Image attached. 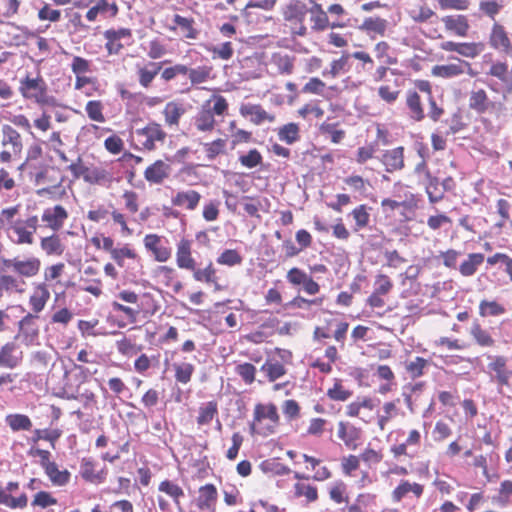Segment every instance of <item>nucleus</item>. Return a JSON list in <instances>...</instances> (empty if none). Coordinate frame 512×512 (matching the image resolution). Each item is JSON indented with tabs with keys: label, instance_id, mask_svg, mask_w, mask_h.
I'll return each mask as SVG.
<instances>
[{
	"label": "nucleus",
	"instance_id": "obj_1",
	"mask_svg": "<svg viewBox=\"0 0 512 512\" xmlns=\"http://www.w3.org/2000/svg\"><path fill=\"white\" fill-rule=\"evenodd\" d=\"M38 228V217L33 215L26 220L17 219L15 224L10 229L16 236L11 237V240L16 244H32L34 239L33 235Z\"/></svg>",
	"mask_w": 512,
	"mask_h": 512
},
{
	"label": "nucleus",
	"instance_id": "obj_2",
	"mask_svg": "<svg viewBox=\"0 0 512 512\" xmlns=\"http://www.w3.org/2000/svg\"><path fill=\"white\" fill-rule=\"evenodd\" d=\"M490 362L487 366L490 371L491 381L498 384L499 392L502 391L503 386H510V370L507 369V358L504 356L487 357Z\"/></svg>",
	"mask_w": 512,
	"mask_h": 512
},
{
	"label": "nucleus",
	"instance_id": "obj_3",
	"mask_svg": "<svg viewBox=\"0 0 512 512\" xmlns=\"http://www.w3.org/2000/svg\"><path fill=\"white\" fill-rule=\"evenodd\" d=\"M137 142L146 150H154L157 142H163L166 133L162 130L161 126L156 123H151L142 129L135 131Z\"/></svg>",
	"mask_w": 512,
	"mask_h": 512
},
{
	"label": "nucleus",
	"instance_id": "obj_4",
	"mask_svg": "<svg viewBox=\"0 0 512 512\" xmlns=\"http://www.w3.org/2000/svg\"><path fill=\"white\" fill-rule=\"evenodd\" d=\"M68 217V211L62 205H55L43 210L41 220L47 228L57 232L63 228Z\"/></svg>",
	"mask_w": 512,
	"mask_h": 512
},
{
	"label": "nucleus",
	"instance_id": "obj_5",
	"mask_svg": "<svg viewBox=\"0 0 512 512\" xmlns=\"http://www.w3.org/2000/svg\"><path fill=\"white\" fill-rule=\"evenodd\" d=\"M46 83L41 77H26L20 81V92L23 97L43 102L46 93Z\"/></svg>",
	"mask_w": 512,
	"mask_h": 512
},
{
	"label": "nucleus",
	"instance_id": "obj_6",
	"mask_svg": "<svg viewBox=\"0 0 512 512\" xmlns=\"http://www.w3.org/2000/svg\"><path fill=\"white\" fill-rule=\"evenodd\" d=\"M2 263L5 268L12 269L24 277H33L40 269V261L37 258H31L25 261L19 260L18 258L2 259Z\"/></svg>",
	"mask_w": 512,
	"mask_h": 512
},
{
	"label": "nucleus",
	"instance_id": "obj_7",
	"mask_svg": "<svg viewBox=\"0 0 512 512\" xmlns=\"http://www.w3.org/2000/svg\"><path fill=\"white\" fill-rule=\"evenodd\" d=\"M489 45L491 48L504 52L511 53V41L505 27L498 22H494L489 34Z\"/></svg>",
	"mask_w": 512,
	"mask_h": 512
},
{
	"label": "nucleus",
	"instance_id": "obj_8",
	"mask_svg": "<svg viewBox=\"0 0 512 512\" xmlns=\"http://www.w3.org/2000/svg\"><path fill=\"white\" fill-rule=\"evenodd\" d=\"M97 463L91 458H83L80 463L79 473L81 477L93 484L103 483L106 479V469H96Z\"/></svg>",
	"mask_w": 512,
	"mask_h": 512
},
{
	"label": "nucleus",
	"instance_id": "obj_9",
	"mask_svg": "<svg viewBox=\"0 0 512 512\" xmlns=\"http://www.w3.org/2000/svg\"><path fill=\"white\" fill-rule=\"evenodd\" d=\"M171 170L172 168L168 163L157 160L145 169L144 178L151 184L159 185L170 176Z\"/></svg>",
	"mask_w": 512,
	"mask_h": 512
},
{
	"label": "nucleus",
	"instance_id": "obj_10",
	"mask_svg": "<svg viewBox=\"0 0 512 512\" xmlns=\"http://www.w3.org/2000/svg\"><path fill=\"white\" fill-rule=\"evenodd\" d=\"M176 263L181 269L194 270L196 261L192 257V243L190 240L182 238L177 243Z\"/></svg>",
	"mask_w": 512,
	"mask_h": 512
},
{
	"label": "nucleus",
	"instance_id": "obj_11",
	"mask_svg": "<svg viewBox=\"0 0 512 512\" xmlns=\"http://www.w3.org/2000/svg\"><path fill=\"white\" fill-rule=\"evenodd\" d=\"M218 493L213 484H206L199 489L196 505L201 511H215Z\"/></svg>",
	"mask_w": 512,
	"mask_h": 512
},
{
	"label": "nucleus",
	"instance_id": "obj_12",
	"mask_svg": "<svg viewBox=\"0 0 512 512\" xmlns=\"http://www.w3.org/2000/svg\"><path fill=\"white\" fill-rule=\"evenodd\" d=\"M404 149L396 147L386 150L381 156V162L385 166L387 172L401 170L404 167Z\"/></svg>",
	"mask_w": 512,
	"mask_h": 512
},
{
	"label": "nucleus",
	"instance_id": "obj_13",
	"mask_svg": "<svg viewBox=\"0 0 512 512\" xmlns=\"http://www.w3.org/2000/svg\"><path fill=\"white\" fill-rule=\"evenodd\" d=\"M307 13L308 7L301 0H290L283 8V17L289 22L302 23Z\"/></svg>",
	"mask_w": 512,
	"mask_h": 512
},
{
	"label": "nucleus",
	"instance_id": "obj_14",
	"mask_svg": "<svg viewBox=\"0 0 512 512\" xmlns=\"http://www.w3.org/2000/svg\"><path fill=\"white\" fill-rule=\"evenodd\" d=\"M442 22L446 30L452 31L460 37H465L470 29L468 18L465 15L445 16L442 18Z\"/></svg>",
	"mask_w": 512,
	"mask_h": 512
},
{
	"label": "nucleus",
	"instance_id": "obj_15",
	"mask_svg": "<svg viewBox=\"0 0 512 512\" xmlns=\"http://www.w3.org/2000/svg\"><path fill=\"white\" fill-rule=\"evenodd\" d=\"M311 7L308 8L310 20L313 23L312 29L315 31H323L330 26L327 12L323 10L322 5L316 1L309 2Z\"/></svg>",
	"mask_w": 512,
	"mask_h": 512
},
{
	"label": "nucleus",
	"instance_id": "obj_16",
	"mask_svg": "<svg viewBox=\"0 0 512 512\" xmlns=\"http://www.w3.org/2000/svg\"><path fill=\"white\" fill-rule=\"evenodd\" d=\"M240 113L243 116H250L251 121L260 125L265 121L274 122L275 116L267 113L260 105L246 104L240 108Z\"/></svg>",
	"mask_w": 512,
	"mask_h": 512
},
{
	"label": "nucleus",
	"instance_id": "obj_17",
	"mask_svg": "<svg viewBox=\"0 0 512 512\" xmlns=\"http://www.w3.org/2000/svg\"><path fill=\"white\" fill-rule=\"evenodd\" d=\"M201 195L195 190L178 192L171 200L174 206L184 207L188 210H194L198 206Z\"/></svg>",
	"mask_w": 512,
	"mask_h": 512
},
{
	"label": "nucleus",
	"instance_id": "obj_18",
	"mask_svg": "<svg viewBox=\"0 0 512 512\" xmlns=\"http://www.w3.org/2000/svg\"><path fill=\"white\" fill-rule=\"evenodd\" d=\"M215 118L209 103L204 104L195 117V126L201 132L212 131L215 126Z\"/></svg>",
	"mask_w": 512,
	"mask_h": 512
},
{
	"label": "nucleus",
	"instance_id": "obj_19",
	"mask_svg": "<svg viewBox=\"0 0 512 512\" xmlns=\"http://www.w3.org/2000/svg\"><path fill=\"white\" fill-rule=\"evenodd\" d=\"M162 68L161 63L149 62L146 66H137L138 80L142 87L147 88L150 86L156 75Z\"/></svg>",
	"mask_w": 512,
	"mask_h": 512
},
{
	"label": "nucleus",
	"instance_id": "obj_20",
	"mask_svg": "<svg viewBox=\"0 0 512 512\" xmlns=\"http://www.w3.org/2000/svg\"><path fill=\"white\" fill-rule=\"evenodd\" d=\"M2 145L10 146L14 155L22 150V142L20 134L10 125L2 126Z\"/></svg>",
	"mask_w": 512,
	"mask_h": 512
},
{
	"label": "nucleus",
	"instance_id": "obj_21",
	"mask_svg": "<svg viewBox=\"0 0 512 512\" xmlns=\"http://www.w3.org/2000/svg\"><path fill=\"white\" fill-rule=\"evenodd\" d=\"M423 486L418 483H410L402 480L392 492L394 502H400L408 493H413L416 497H420L423 493Z\"/></svg>",
	"mask_w": 512,
	"mask_h": 512
},
{
	"label": "nucleus",
	"instance_id": "obj_22",
	"mask_svg": "<svg viewBox=\"0 0 512 512\" xmlns=\"http://www.w3.org/2000/svg\"><path fill=\"white\" fill-rule=\"evenodd\" d=\"M425 189L430 203H437L444 197V190H441L440 182L433 177L429 170H425Z\"/></svg>",
	"mask_w": 512,
	"mask_h": 512
},
{
	"label": "nucleus",
	"instance_id": "obj_23",
	"mask_svg": "<svg viewBox=\"0 0 512 512\" xmlns=\"http://www.w3.org/2000/svg\"><path fill=\"white\" fill-rule=\"evenodd\" d=\"M114 178L110 172L103 168L89 169L84 176V181L89 184H98L106 187H110Z\"/></svg>",
	"mask_w": 512,
	"mask_h": 512
},
{
	"label": "nucleus",
	"instance_id": "obj_24",
	"mask_svg": "<svg viewBox=\"0 0 512 512\" xmlns=\"http://www.w3.org/2000/svg\"><path fill=\"white\" fill-rule=\"evenodd\" d=\"M49 298H50V292H49L48 288L46 287V285H44V284L38 285L35 288L33 294L30 296V300H29L32 310L36 313L41 312L44 309Z\"/></svg>",
	"mask_w": 512,
	"mask_h": 512
},
{
	"label": "nucleus",
	"instance_id": "obj_25",
	"mask_svg": "<svg viewBox=\"0 0 512 512\" xmlns=\"http://www.w3.org/2000/svg\"><path fill=\"white\" fill-rule=\"evenodd\" d=\"M158 490L171 497L179 512H183L180 499L184 496V491L178 484L170 480H164L159 484Z\"/></svg>",
	"mask_w": 512,
	"mask_h": 512
},
{
	"label": "nucleus",
	"instance_id": "obj_26",
	"mask_svg": "<svg viewBox=\"0 0 512 512\" xmlns=\"http://www.w3.org/2000/svg\"><path fill=\"white\" fill-rule=\"evenodd\" d=\"M41 248L47 255L60 256L65 250V246L62 243L60 237L57 234H53L48 237L41 239Z\"/></svg>",
	"mask_w": 512,
	"mask_h": 512
},
{
	"label": "nucleus",
	"instance_id": "obj_27",
	"mask_svg": "<svg viewBox=\"0 0 512 512\" xmlns=\"http://www.w3.org/2000/svg\"><path fill=\"white\" fill-rule=\"evenodd\" d=\"M28 498L25 494L15 498L5 488L0 486V504L11 509H23L27 506Z\"/></svg>",
	"mask_w": 512,
	"mask_h": 512
},
{
	"label": "nucleus",
	"instance_id": "obj_28",
	"mask_svg": "<svg viewBox=\"0 0 512 512\" xmlns=\"http://www.w3.org/2000/svg\"><path fill=\"white\" fill-rule=\"evenodd\" d=\"M484 255L481 253H471L468 255L467 259L462 262L459 267L460 273L469 277L476 273L478 267L483 263Z\"/></svg>",
	"mask_w": 512,
	"mask_h": 512
},
{
	"label": "nucleus",
	"instance_id": "obj_29",
	"mask_svg": "<svg viewBox=\"0 0 512 512\" xmlns=\"http://www.w3.org/2000/svg\"><path fill=\"white\" fill-rule=\"evenodd\" d=\"M173 22L181 29L185 38L196 39L198 37L199 31L194 28V19L176 14L173 17Z\"/></svg>",
	"mask_w": 512,
	"mask_h": 512
},
{
	"label": "nucleus",
	"instance_id": "obj_30",
	"mask_svg": "<svg viewBox=\"0 0 512 512\" xmlns=\"http://www.w3.org/2000/svg\"><path fill=\"white\" fill-rule=\"evenodd\" d=\"M465 73L464 68L459 63L436 65L432 68V75L442 78H453Z\"/></svg>",
	"mask_w": 512,
	"mask_h": 512
},
{
	"label": "nucleus",
	"instance_id": "obj_31",
	"mask_svg": "<svg viewBox=\"0 0 512 512\" xmlns=\"http://www.w3.org/2000/svg\"><path fill=\"white\" fill-rule=\"evenodd\" d=\"M33 319L34 316L28 314L19 322V328L26 344L32 343L38 336V329L33 324Z\"/></svg>",
	"mask_w": 512,
	"mask_h": 512
},
{
	"label": "nucleus",
	"instance_id": "obj_32",
	"mask_svg": "<svg viewBox=\"0 0 512 512\" xmlns=\"http://www.w3.org/2000/svg\"><path fill=\"white\" fill-rule=\"evenodd\" d=\"M50 481L55 486H63L69 482L70 473L68 470H59L58 465L53 463L44 470Z\"/></svg>",
	"mask_w": 512,
	"mask_h": 512
},
{
	"label": "nucleus",
	"instance_id": "obj_33",
	"mask_svg": "<svg viewBox=\"0 0 512 512\" xmlns=\"http://www.w3.org/2000/svg\"><path fill=\"white\" fill-rule=\"evenodd\" d=\"M407 106L410 110V116L415 121H421L424 118L420 96L415 91H409L406 99Z\"/></svg>",
	"mask_w": 512,
	"mask_h": 512
},
{
	"label": "nucleus",
	"instance_id": "obj_34",
	"mask_svg": "<svg viewBox=\"0 0 512 512\" xmlns=\"http://www.w3.org/2000/svg\"><path fill=\"white\" fill-rule=\"evenodd\" d=\"M261 371L266 374L270 382H274L286 374V369L283 364L278 361L271 360L266 361L262 365Z\"/></svg>",
	"mask_w": 512,
	"mask_h": 512
},
{
	"label": "nucleus",
	"instance_id": "obj_35",
	"mask_svg": "<svg viewBox=\"0 0 512 512\" xmlns=\"http://www.w3.org/2000/svg\"><path fill=\"white\" fill-rule=\"evenodd\" d=\"M184 113L185 109L175 102L167 103L163 111L165 121L169 126L178 125L179 119Z\"/></svg>",
	"mask_w": 512,
	"mask_h": 512
},
{
	"label": "nucleus",
	"instance_id": "obj_36",
	"mask_svg": "<svg viewBox=\"0 0 512 512\" xmlns=\"http://www.w3.org/2000/svg\"><path fill=\"white\" fill-rule=\"evenodd\" d=\"M15 345L13 343H6L0 350V367L15 368L19 359L13 355Z\"/></svg>",
	"mask_w": 512,
	"mask_h": 512
},
{
	"label": "nucleus",
	"instance_id": "obj_37",
	"mask_svg": "<svg viewBox=\"0 0 512 512\" xmlns=\"http://www.w3.org/2000/svg\"><path fill=\"white\" fill-rule=\"evenodd\" d=\"M217 413V403L214 401L207 402L199 408L197 423L199 425H208L211 423V421L217 415Z\"/></svg>",
	"mask_w": 512,
	"mask_h": 512
},
{
	"label": "nucleus",
	"instance_id": "obj_38",
	"mask_svg": "<svg viewBox=\"0 0 512 512\" xmlns=\"http://www.w3.org/2000/svg\"><path fill=\"white\" fill-rule=\"evenodd\" d=\"M470 334L473 336L474 340L483 347H491L494 345L495 341L489 334L487 330L482 329L480 324L473 323L470 328Z\"/></svg>",
	"mask_w": 512,
	"mask_h": 512
},
{
	"label": "nucleus",
	"instance_id": "obj_39",
	"mask_svg": "<svg viewBox=\"0 0 512 512\" xmlns=\"http://www.w3.org/2000/svg\"><path fill=\"white\" fill-rule=\"evenodd\" d=\"M260 468L264 473L271 475H288L291 469L280 463L277 459L265 460L260 464Z\"/></svg>",
	"mask_w": 512,
	"mask_h": 512
},
{
	"label": "nucleus",
	"instance_id": "obj_40",
	"mask_svg": "<svg viewBox=\"0 0 512 512\" xmlns=\"http://www.w3.org/2000/svg\"><path fill=\"white\" fill-rule=\"evenodd\" d=\"M512 497V481L504 480L500 483V487L498 489V495L493 498L494 502H496L501 507H506L511 503Z\"/></svg>",
	"mask_w": 512,
	"mask_h": 512
},
{
	"label": "nucleus",
	"instance_id": "obj_41",
	"mask_svg": "<svg viewBox=\"0 0 512 512\" xmlns=\"http://www.w3.org/2000/svg\"><path fill=\"white\" fill-rule=\"evenodd\" d=\"M278 137L287 144H293L299 139V126L296 123H288L278 131Z\"/></svg>",
	"mask_w": 512,
	"mask_h": 512
},
{
	"label": "nucleus",
	"instance_id": "obj_42",
	"mask_svg": "<svg viewBox=\"0 0 512 512\" xmlns=\"http://www.w3.org/2000/svg\"><path fill=\"white\" fill-rule=\"evenodd\" d=\"M488 97L483 89L472 91L469 97V106L477 112H484L487 109Z\"/></svg>",
	"mask_w": 512,
	"mask_h": 512
},
{
	"label": "nucleus",
	"instance_id": "obj_43",
	"mask_svg": "<svg viewBox=\"0 0 512 512\" xmlns=\"http://www.w3.org/2000/svg\"><path fill=\"white\" fill-rule=\"evenodd\" d=\"M211 72L212 67L206 65L191 68L189 71V80L192 85L205 83L210 78Z\"/></svg>",
	"mask_w": 512,
	"mask_h": 512
},
{
	"label": "nucleus",
	"instance_id": "obj_44",
	"mask_svg": "<svg viewBox=\"0 0 512 512\" xmlns=\"http://www.w3.org/2000/svg\"><path fill=\"white\" fill-rule=\"evenodd\" d=\"M255 420L261 421L262 419H269L274 424L278 423L279 415L275 405H257L255 408Z\"/></svg>",
	"mask_w": 512,
	"mask_h": 512
},
{
	"label": "nucleus",
	"instance_id": "obj_45",
	"mask_svg": "<svg viewBox=\"0 0 512 512\" xmlns=\"http://www.w3.org/2000/svg\"><path fill=\"white\" fill-rule=\"evenodd\" d=\"M6 422L13 431L29 430L32 422L28 416L23 414H11L6 417Z\"/></svg>",
	"mask_w": 512,
	"mask_h": 512
},
{
	"label": "nucleus",
	"instance_id": "obj_46",
	"mask_svg": "<svg viewBox=\"0 0 512 512\" xmlns=\"http://www.w3.org/2000/svg\"><path fill=\"white\" fill-rule=\"evenodd\" d=\"M360 28L367 32L383 35L387 28V21L379 17H369L364 20Z\"/></svg>",
	"mask_w": 512,
	"mask_h": 512
},
{
	"label": "nucleus",
	"instance_id": "obj_47",
	"mask_svg": "<svg viewBox=\"0 0 512 512\" xmlns=\"http://www.w3.org/2000/svg\"><path fill=\"white\" fill-rule=\"evenodd\" d=\"M350 54H344L341 58L332 61L329 71L324 70L323 76L330 75L335 78L338 75L345 73L349 69Z\"/></svg>",
	"mask_w": 512,
	"mask_h": 512
},
{
	"label": "nucleus",
	"instance_id": "obj_48",
	"mask_svg": "<svg viewBox=\"0 0 512 512\" xmlns=\"http://www.w3.org/2000/svg\"><path fill=\"white\" fill-rule=\"evenodd\" d=\"M24 281L18 280L11 275H0V286L2 291L22 293Z\"/></svg>",
	"mask_w": 512,
	"mask_h": 512
},
{
	"label": "nucleus",
	"instance_id": "obj_49",
	"mask_svg": "<svg viewBox=\"0 0 512 512\" xmlns=\"http://www.w3.org/2000/svg\"><path fill=\"white\" fill-rule=\"evenodd\" d=\"M428 366V360L422 357H416L414 360L407 362L405 368L412 378H418L423 375L424 369Z\"/></svg>",
	"mask_w": 512,
	"mask_h": 512
},
{
	"label": "nucleus",
	"instance_id": "obj_50",
	"mask_svg": "<svg viewBox=\"0 0 512 512\" xmlns=\"http://www.w3.org/2000/svg\"><path fill=\"white\" fill-rule=\"evenodd\" d=\"M18 213H19V206H12V207L2 209L0 212V227H3L7 231H10L12 226L17 221V219H15V217Z\"/></svg>",
	"mask_w": 512,
	"mask_h": 512
},
{
	"label": "nucleus",
	"instance_id": "obj_51",
	"mask_svg": "<svg viewBox=\"0 0 512 512\" xmlns=\"http://www.w3.org/2000/svg\"><path fill=\"white\" fill-rule=\"evenodd\" d=\"M295 497H305L307 502H314L318 498L317 488L304 483H296L294 485Z\"/></svg>",
	"mask_w": 512,
	"mask_h": 512
},
{
	"label": "nucleus",
	"instance_id": "obj_52",
	"mask_svg": "<svg viewBox=\"0 0 512 512\" xmlns=\"http://www.w3.org/2000/svg\"><path fill=\"white\" fill-rule=\"evenodd\" d=\"M175 370V378L178 382L186 384L191 380L194 372V366L190 363H180L173 365Z\"/></svg>",
	"mask_w": 512,
	"mask_h": 512
},
{
	"label": "nucleus",
	"instance_id": "obj_53",
	"mask_svg": "<svg viewBox=\"0 0 512 512\" xmlns=\"http://www.w3.org/2000/svg\"><path fill=\"white\" fill-rule=\"evenodd\" d=\"M192 271H193V277L196 281L206 282V283L215 282L216 271L211 262L203 269L196 268V265H195L194 270H192Z\"/></svg>",
	"mask_w": 512,
	"mask_h": 512
},
{
	"label": "nucleus",
	"instance_id": "obj_54",
	"mask_svg": "<svg viewBox=\"0 0 512 512\" xmlns=\"http://www.w3.org/2000/svg\"><path fill=\"white\" fill-rule=\"evenodd\" d=\"M85 111L91 120L100 123L105 122V117L103 115V105L100 101H89L86 104Z\"/></svg>",
	"mask_w": 512,
	"mask_h": 512
},
{
	"label": "nucleus",
	"instance_id": "obj_55",
	"mask_svg": "<svg viewBox=\"0 0 512 512\" xmlns=\"http://www.w3.org/2000/svg\"><path fill=\"white\" fill-rule=\"evenodd\" d=\"M484 50V45L482 43L470 42V43H460L457 53L467 57V58H475Z\"/></svg>",
	"mask_w": 512,
	"mask_h": 512
},
{
	"label": "nucleus",
	"instance_id": "obj_56",
	"mask_svg": "<svg viewBox=\"0 0 512 512\" xmlns=\"http://www.w3.org/2000/svg\"><path fill=\"white\" fill-rule=\"evenodd\" d=\"M275 4L276 0H249L242 9V15L248 18L250 16V9L252 8L270 11L274 8Z\"/></svg>",
	"mask_w": 512,
	"mask_h": 512
},
{
	"label": "nucleus",
	"instance_id": "obj_57",
	"mask_svg": "<svg viewBox=\"0 0 512 512\" xmlns=\"http://www.w3.org/2000/svg\"><path fill=\"white\" fill-rule=\"evenodd\" d=\"M502 8L503 4L497 0H484L479 3L480 11L492 20H495Z\"/></svg>",
	"mask_w": 512,
	"mask_h": 512
},
{
	"label": "nucleus",
	"instance_id": "obj_58",
	"mask_svg": "<svg viewBox=\"0 0 512 512\" xmlns=\"http://www.w3.org/2000/svg\"><path fill=\"white\" fill-rule=\"evenodd\" d=\"M479 312L481 316H498L503 314L505 312V309L503 306H501L495 301L483 300L479 305Z\"/></svg>",
	"mask_w": 512,
	"mask_h": 512
},
{
	"label": "nucleus",
	"instance_id": "obj_59",
	"mask_svg": "<svg viewBox=\"0 0 512 512\" xmlns=\"http://www.w3.org/2000/svg\"><path fill=\"white\" fill-rule=\"evenodd\" d=\"M217 262L221 265L235 266L241 264L242 257L236 250L227 249L219 255Z\"/></svg>",
	"mask_w": 512,
	"mask_h": 512
},
{
	"label": "nucleus",
	"instance_id": "obj_60",
	"mask_svg": "<svg viewBox=\"0 0 512 512\" xmlns=\"http://www.w3.org/2000/svg\"><path fill=\"white\" fill-rule=\"evenodd\" d=\"M204 150L209 160H214L219 154L223 153L226 147V140L217 139L210 143H205Z\"/></svg>",
	"mask_w": 512,
	"mask_h": 512
},
{
	"label": "nucleus",
	"instance_id": "obj_61",
	"mask_svg": "<svg viewBox=\"0 0 512 512\" xmlns=\"http://www.w3.org/2000/svg\"><path fill=\"white\" fill-rule=\"evenodd\" d=\"M57 504V499L54 498L49 492L46 491H40L35 494L33 501L31 502V505L34 507H40L42 509H45L49 506H53Z\"/></svg>",
	"mask_w": 512,
	"mask_h": 512
},
{
	"label": "nucleus",
	"instance_id": "obj_62",
	"mask_svg": "<svg viewBox=\"0 0 512 512\" xmlns=\"http://www.w3.org/2000/svg\"><path fill=\"white\" fill-rule=\"evenodd\" d=\"M352 216L355 220V231L366 227L369 223L370 215L365 205H360L352 211Z\"/></svg>",
	"mask_w": 512,
	"mask_h": 512
},
{
	"label": "nucleus",
	"instance_id": "obj_63",
	"mask_svg": "<svg viewBox=\"0 0 512 512\" xmlns=\"http://www.w3.org/2000/svg\"><path fill=\"white\" fill-rule=\"evenodd\" d=\"M434 15V11L427 6H419L409 10V16L418 23L426 22Z\"/></svg>",
	"mask_w": 512,
	"mask_h": 512
},
{
	"label": "nucleus",
	"instance_id": "obj_64",
	"mask_svg": "<svg viewBox=\"0 0 512 512\" xmlns=\"http://www.w3.org/2000/svg\"><path fill=\"white\" fill-rule=\"evenodd\" d=\"M235 371L247 384H251L255 380L256 368L251 363L239 364Z\"/></svg>",
	"mask_w": 512,
	"mask_h": 512
}]
</instances>
